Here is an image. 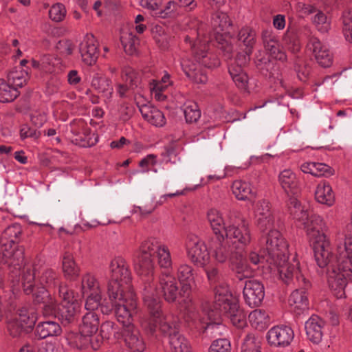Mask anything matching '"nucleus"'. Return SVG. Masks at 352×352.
<instances>
[{
  "label": "nucleus",
  "instance_id": "obj_25",
  "mask_svg": "<svg viewBox=\"0 0 352 352\" xmlns=\"http://www.w3.org/2000/svg\"><path fill=\"white\" fill-rule=\"evenodd\" d=\"M80 52L82 61L87 65H91L96 62L98 57V44L92 34H87L80 43Z\"/></svg>",
  "mask_w": 352,
  "mask_h": 352
},
{
  "label": "nucleus",
  "instance_id": "obj_51",
  "mask_svg": "<svg viewBox=\"0 0 352 352\" xmlns=\"http://www.w3.org/2000/svg\"><path fill=\"white\" fill-rule=\"evenodd\" d=\"M184 113L187 122H196L201 117V111L194 101H187L184 105Z\"/></svg>",
  "mask_w": 352,
  "mask_h": 352
},
{
  "label": "nucleus",
  "instance_id": "obj_49",
  "mask_svg": "<svg viewBox=\"0 0 352 352\" xmlns=\"http://www.w3.org/2000/svg\"><path fill=\"white\" fill-rule=\"evenodd\" d=\"M155 256L161 268L168 269L171 267L173 264L171 254L168 247L166 244L162 243Z\"/></svg>",
  "mask_w": 352,
  "mask_h": 352
},
{
  "label": "nucleus",
  "instance_id": "obj_26",
  "mask_svg": "<svg viewBox=\"0 0 352 352\" xmlns=\"http://www.w3.org/2000/svg\"><path fill=\"white\" fill-rule=\"evenodd\" d=\"M278 183L288 196H294L300 192L299 180L290 169H285L279 173Z\"/></svg>",
  "mask_w": 352,
  "mask_h": 352
},
{
  "label": "nucleus",
  "instance_id": "obj_43",
  "mask_svg": "<svg viewBox=\"0 0 352 352\" xmlns=\"http://www.w3.org/2000/svg\"><path fill=\"white\" fill-rule=\"evenodd\" d=\"M232 191L239 200L251 199L254 197L251 185L241 180H236L232 183Z\"/></svg>",
  "mask_w": 352,
  "mask_h": 352
},
{
  "label": "nucleus",
  "instance_id": "obj_16",
  "mask_svg": "<svg viewBox=\"0 0 352 352\" xmlns=\"http://www.w3.org/2000/svg\"><path fill=\"white\" fill-rule=\"evenodd\" d=\"M212 256L218 263H224L234 256L231 243L223 235L214 236L209 242Z\"/></svg>",
  "mask_w": 352,
  "mask_h": 352
},
{
  "label": "nucleus",
  "instance_id": "obj_33",
  "mask_svg": "<svg viewBox=\"0 0 352 352\" xmlns=\"http://www.w3.org/2000/svg\"><path fill=\"white\" fill-rule=\"evenodd\" d=\"M316 200L327 206H331L335 202V195L331 185L326 181L320 182L315 191Z\"/></svg>",
  "mask_w": 352,
  "mask_h": 352
},
{
  "label": "nucleus",
  "instance_id": "obj_20",
  "mask_svg": "<svg viewBox=\"0 0 352 352\" xmlns=\"http://www.w3.org/2000/svg\"><path fill=\"white\" fill-rule=\"evenodd\" d=\"M122 337L126 346L133 352H144L146 344L139 329L134 324H129L122 330Z\"/></svg>",
  "mask_w": 352,
  "mask_h": 352
},
{
  "label": "nucleus",
  "instance_id": "obj_36",
  "mask_svg": "<svg viewBox=\"0 0 352 352\" xmlns=\"http://www.w3.org/2000/svg\"><path fill=\"white\" fill-rule=\"evenodd\" d=\"M182 67L186 76L194 82L204 84L207 82L206 75L201 72L196 64L191 63L189 60H183Z\"/></svg>",
  "mask_w": 352,
  "mask_h": 352
},
{
  "label": "nucleus",
  "instance_id": "obj_54",
  "mask_svg": "<svg viewBox=\"0 0 352 352\" xmlns=\"http://www.w3.org/2000/svg\"><path fill=\"white\" fill-rule=\"evenodd\" d=\"M214 316V311L208 314L209 322H206V325L204 327L207 333L214 335V336H220L222 334L223 330L225 327L221 323V320L219 317L212 320V316Z\"/></svg>",
  "mask_w": 352,
  "mask_h": 352
},
{
  "label": "nucleus",
  "instance_id": "obj_42",
  "mask_svg": "<svg viewBox=\"0 0 352 352\" xmlns=\"http://www.w3.org/2000/svg\"><path fill=\"white\" fill-rule=\"evenodd\" d=\"M290 214L294 219L301 223L303 226L310 217L307 210L301 206L300 201L295 197H291L289 203Z\"/></svg>",
  "mask_w": 352,
  "mask_h": 352
},
{
  "label": "nucleus",
  "instance_id": "obj_23",
  "mask_svg": "<svg viewBox=\"0 0 352 352\" xmlns=\"http://www.w3.org/2000/svg\"><path fill=\"white\" fill-rule=\"evenodd\" d=\"M33 301L36 304H43L44 316H52L56 312V300L52 296L49 290L44 287L34 289L33 288Z\"/></svg>",
  "mask_w": 352,
  "mask_h": 352
},
{
  "label": "nucleus",
  "instance_id": "obj_6",
  "mask_svg": "<svg viewBox=\"0 0 352 352\" xmlns=\"http://www.w3.org/2000/svg\"><path fill=\"white\" fill-rule=\"evenodd\" d=\"M111 278L107 285L109 299L118 298V292L134 291L129 265L122 256L115 257L109 265Z\"/></svg>",
  "mask_w": 352,
  "mask_h": 352
},
{
  "label": "nucleus",
  "instance_id": "obj_52",
  "mask_svg": "<svg viewBox=\"0 0 352 352\" xmlns=\"http://www.w3.org/2000/svg\"><path fill=\"white\" fill-rule=\"evenodd\" d=\"M91 86L100 93H109L111 94L113 88L111 80L96 74L91 80Z\"/></svg>",
  "mask_w": 352,
  "mask_h": 352
},
{
  "label": "nucleus",
  "instance_id": "obj_56",
  "mask_svg": "<svg viewBox=\"0 0 352 352\" xmlns=\"http://www.w3.org/2000/svg\"><path fill=\"white\" fill-rule=\"evenodd\" d=\"M122 80L127 84L129 88L133 89L140 83V78L137 72L131 67H124L122 72Z\"/></svg>",
  "mask_w": 352,
  "mask_h": 352
},
{
  "label": "nucleus",
  "instance_id": "obj_46",
  "mask_svg": "<svg viewBox=\"0 0 352 352\" xmlns=\"http://www.w3.org/2000/svg\"><path fill=\"white\" fill-rule=\"evenodd\" d=\"M238 40L245 46V49L253 50L256 43V32L249 26L243 27L238 33Z\"/></svg>",
  "mask_w": 352,
  "mask_h": 352
},
{
  "label": "nucleus",
  "instance_id": "obj_5",
  "mask_svg": "<svg viewBox=\"0 0 352 352\" xmlns=\"http://www.w3.org/2000/svg\"><path fill=\"white\" fill-rule=\"evenodd\" d=\"M212 41V35H206L202 27L192 31L184 37V41L189 45L195 60L211 69L220 65V60L217 56L208 52L209 43Z\"/></svg>",
  "mask_w": 352,
  "mask_h": 352
},
{
  "label": "nucleus",
  "instance_id": "obj_48",
  "mask_svg": "<svg viewBox=\"0 0 352 352\" xmlns=\"http://www.w3.org/2000/svg\"><path fill=\"white\" fill-rule=\"evenodd\" d=\"M63 270L65 276L74 278L78 276L79 269L76 265L72 254L66 252L63 258Z\"/></svg>",
  "mask_w": 352,
  "mask_h": 352
},
{
  "label": "nucleus",
  "instance_id": "obj_27",
  "mask_svg": "<svg viewBox=\"0 0 352 352\" xmlns=\"http://www.w3.org/2000/svg\"><path fill=\"white\" fill-rule=\"evenodd\" d=\"M325 322L318 316L312 315L305 322V331L308 339L314 344L321 342Z\"/></svg>",
  "mask_w": 352,
  "mask_h": 352
},
{
  "label": "nucleus",
  "instance_id": "obj_24",
  "mask_svg": "<svg viewBox=\"0 0 352 352\" xmlns=\"http://www.w3.org/2000/svg\"><path fill=\"white\" fill-rule=\"evenodd\" d=\"M159 284L165 300L174 302L178 296V286L175 276L170 273L163 272L160 276Z\"/></svg>",
  "mask_w": 352,
  "mask_h": 352
},
{
  "label": "nucleus",
  "instance_id": "obj_9",
  "mask_svg": "<svg viewBox=\"0 0 352 352\" xmlns=\"http://www.w3.org/2000/svg\"><path fill=\"white\" fill-rule=\"evenodd\" d=\"M332 256L330 262L326 266L327 270V282L329 287L333 291L337 298L344 296V289L346 286L349 279H352V269L349 265L336 261V263H332Z\"/></svg>",
  "mask_w": 352,
  "mask_h": 352
},
{
  "label": "nucleus",
  "instance_id": "obj_17",
  "mask_svg": "<svg viewBox=\"0 0 352 352\" xmlns=\"http://www.w3.org/2000/svg\"><path fill=\"white\" fill-rule=\"evenodd\" d=\"M294 337L292 329L286 325H277L267 333V340L271 346L285 347L290 344Z\"/></svg>",
  "mask_w": 352,
  "mask_h": 352
},
{
  "label": "nucleus",
  "instance_id": "obj_63",
  "mask_svg": "<svg viewBox=\"0 0 352 352\" xmlns=\"http://www.w3.org/2000/svg\"><path fill=\"white\" fill-rule=\"evenodd\" d=\"M242 352H259L258 342L253 334H248L241 346Z\"/></svg>",
  "mask_w": 352,
  "mask_h": 352
},
{
  "label": "nucleus",
  "instance_id": "obj_34",
  "mask_svg": "<svg viewBox=\"0 0 352 352\" xmlns=\"http://www.w3.org/2000/svg\"><path fill=\"white\" fill-rule=\"evenodd\" d=\"M35 331L36 336L40 339L58 336L62 333V329L59 324L53 321H45L39 323Z\"/></svg>",
  "mask_w": 352,
  "mask_h": 352
},
{
  "label": "nucleus",
  "instance_id": "obj_38",
  "mask_svg": "<svg viewBox=\"0 0 352 352\" xmlns=\"http://www.w3.org/2000/svg\"><path fill=\"white\" fill-rule=\"evenodd\" d=\"M229 310H226L224 314L230 318L231 322L237 328H243L247 324L246 314L240 308L239 302L234 303Z\"/></svg>",
  "mask_w": 352,
  "mask_h": 352
},
{
  "label": "nucleus",
  "instance_id": "obj_10",
  "mask_svg": "<svg viewBox=\"0 0 352 352\" xmlns=\"http://www.w3.org/2000/svg\"><path fill=\"white\" fill-rule=\"evenodd\" d=\"M268 263L274 265L277 267L279 277L285 284H291L294 282L295 278L299 286H310L309 282L301 274L299 269V262L295 258L289 261L287 254L285 256H280L275 258L274 261H270Z\"/></svg>",
  "mask_w": 352,
  "mask_h": 352
},
{
  "label": "nucleus",
  "instance_id": "obj_18",
  "mask_svg": "<svg viewBox=\"0 0 352 352\" xmlns=\"http://www.w3.org/2000/svg\"><path fill=\"white\" fill-rule=\"evenodd\" d=\"M307 50L312 52L317 63L322 67H329L333 63V54L329 47L315 36L309 38Z\"/></svg>",
  "mask_w": 352,
  "mask_h": 352
},
{
  "label": "nucleus",
  "instance_id": "obj_35",
  "mask_svg": "<svg viewBox=\"0 0 352 352\" xmlns=\"http://www.w3.org/2000/svg\"><path fill=\"white\" fill-rule=\"evenodd\" d=\"M230 267L236 274L239 280H243L252 274V270L247 261L242 258L241 254H236L230 261Z\"/></svg>",
  "mask_w": 352,
  "mask_h": 352
},
{
  "label": "nucleus",
  "instance_id": "obj_3",
  "mask_svg": "<svg viewBox=\"0 0 352 352\" xmlns=\"http://www.w3.org/2000/svg\"><path fill=\"white\" fill-rule=\"evenodd\" d=\"M304 229L318 266L324 268L333 256L329 239L324 233L327 230L326 223L320 215L312 214L304 225Z\"/></svg>",
  "mask_w": 352,
  "mask_h": 352
},
{
  "label": "nucleus",
  "instance_id": "obj_40",
  "mask_svg": "<svg viewBox=\"0 0 352 352\" xmlns=\"http://www.w3.org/2000/svg\"><path fill=\"white\" fill-rule=\"evenodd\" d=\"M228 72L236 87L242 91H247L248 77L243 69L239 65L230 64Z\"/></svg>",
  "mask_w": 352,
  "mask_h": 352
},
{
  "label": "nucleus",
  "instance_id": "obj_62",
  "mask_svg": "<svg viewBox=\"0 0 352 352\" xmlns=\"http://www.w3.org/2000/svg\"><path fill=\"white\" fill-rule=\"evenodd\" d=\"M270 203L266 200L258 201L254 208V215L256 219L272 215Z\"/></svg>",
  "mask_w": 352,
  "mask_h": 352
},
{
  "label": "nucleus",
  "instance_id": "obj_32",
  "mask_svg": "<svg viewBox=\"0 0 352 352\" xmlns=\"http://www.w3.org/2000/svg\"><path fill=\"white\" fill-rule=\"evenodd\" d=\"M39 284L47 289L55 288L58 286V290L60 286H67L63 285L60 280V274L53 269L43 268L38 276Z\"/></svg>",
  "mask_w": 352,
  "mask_h": 352
},
{
  "label": "nucleus",
  "instance_id": "obj_53",
  "mask_svg": "<svg viewBox=\"0 0 352 352\" xmlns=\"http://www.w3.org/2000/svg\"><path fill=\"white\" fill-rule=\"evenodd\" d=\"M342 32L347 41L352 43V8L346 9L342 14Z\"/></svg>",
  "mask_w": 352,
  "mask_h": 352
},
{
  "label": "nucleus",
  "instance_id": "obj_64",
  "mask_svg": "<svg viewBox=\"0 0 352 352\" xmlns=\"http://www.w3.org/2000/svg\"><path fill=\"white\" fill-rule=\"evenodd\" d=\"M208 352H231V345L227 339L214 340L209 348Z\"/></svg>",
  "mask_w": 352,
  "mask_h": 352
},
{
  "label": "nucleus",
  "instance_id": "obj_2",
  "mask_svg": "<svg viewBox=\"0 0 352 352\" xmlns=\"http://www.w3.org/2000/svg\"><path fill=\"white\" fill-rule=\"evenodd\" d=\"M162 243L158 239L150 237L141 243L136 252L134 268L140 278L144 304L160 298L153 283L155 264L153 256Z\"/></svg>",
  "mask_w": 352,
  "mask_h": 352
},
{
  "label": "nucleus",
  "instance_id": "obj_4",
  "mask_svg": "<svg viewBox=\"0 0 352 352\" xmlns=\"http://www.w3.org/2000/svg\"><path fill=\"white\" fill-rule=\"evenodd\" d=\"M22 233L19 224L7 227L0 235V262L13 267L16 276L24 266V249L16 243Z\"/></svg>",
  "mask_w": 352,
  "mask_h": 352
},
{
  "label": "nucleus",
  "instance_id": "obj_60",
  "mask_svg": "<svg viewBox=\"0 0 352 352\" xmlns=\"http://www.w3.org/2000/svg\"><path fill=\"white\" fill-rule=\"evenodd\" d=\"M102 292H96L91 294H87L88 296L86 298L85 301V309L90 311H94L97 310L98 308L101 306V300H102Z\"/></svg>",
  "mask_w": 352,
  "mask_h": 352
},
{
  "label": "nucleus",
  "instance_id": "obj_44",
  "mask_svg": "<svg viewBox=\"0 0 352 352\" xmlns=\"http://www.w3.org/2000/svg\"><path fill=\"white\" fill-rule=\"evenodd\" d=\"M100 292L99 281L93 274L87 272L82 276L81 292L83 295Z\"/></svg>",
  "mask_w": 352,
  "mask_h": 352
},
{
  "label": "nucleus",
  "instance_id": "obj_41",
  "mask_svg": "<svg viewBox=\"0 0 352 352\" xmlns=\"http://www.w3.org/2000/svg\"><path fill=\"white\" fill-rule=\"evenodd\" d=\"M20 323L29 331L34 326L37 316L33 308L31 307H21L17 311V314L14 316Z\"/></svg>",
  "mask_w": 352,
  "mask_h": 352
},
{
  "label": "nucleus",
  "instance_id": "obj_58",
  "mask_svg": "<svg viewBox=\"0 0 352 352\" xmlns=\"http://www.w3.org/2000/svg\"><path fill=\"white\" fill-rule=\"evenodd\" d=\"M7 329L10 335L14 338L19 337L23 333L28 332L15 317L8 320Z\"/></svg>",
  "mask_w": 352,
  "mask_h": 352
},
{
  "label": "nucleus",
  "instance_id": "obj_7",
  "mask_svg": "<svg viewBox=\"0 0 352 352\" xmlns=\"http://www.w3.org/2000/svg\"><path fill=\"white\" fill-rule=\"evenodd\" d=\"M111 308L101 307L102 313L108 314L114 307L116 316L123 329L132 324V318L137 314V298L134 291L118 292V298L110 299Z\"/></svg>",
  "mask_w": 352,
  "mask_h": 352
},
{
  "label": "nucleus",
  "instance_id": "obj_57",
  "mask_svg": "<svg viewBox=\"0 0 352 352\" xmlns=\"http://www.w3.org/2000/svg\"><path fill=\"white\" fill-rule=\"evenodd\" d=\"M35 271L36 269L34 267H27L23 272L22 282L23 289L27 294H30L33 291V283L36 276Z\"/></svg>",
  "mask_w": 352,
  "mask_h": 352
},
{
  "label": "nucleus",
  "instance_id": "obj_14",
  "mask_svg": "<svg viewBox=\"0 0 352 352\" xmlns=\"http://www.w3.org/2000/svg\"><path fill=\"white\" fill-rule=\"evenodd\" d=\"M187 256L194 265L204 267L209 263L210 256L204 241L194 234H189L186 241Z\"/></svg>",
  "mask_w": 352,
  "mask_h": 352
},
{
  "label": "nucleus",
  "instance_id": "obj_29",
  "mask_svg": "<svg viewBox=\"0 0 352 352\" xmlns=\"http://www.w3.org/2000/svg\"><path fill=\"white\" fill-rule=\"evenodd\" d=\"M139 110L144 120L151 124L161 127L166 124L164 113L157 108L147 104L139 107Z\"/></svg>",
  "mask_w": 352,
  "mask_h": 352
},
{
  "label": "nucleus",
  "instance_id": "obj_47",
  "mask_svg": "<svg viewBox=\"0 0 352 352\" xmlns=\"http://www.w3.org/2000/svg\"><path fill=\"white\" fill-rule=\"evenodd\" d=\"M19 95L16 88L10 85L3 79H0V102H12Z\"/></svg>",
  "mask_w": 352,
  "mask_h": 352
},
{
  "label": "nucleus",
  "instance_id": "obj_59",
  "mask_svg": "<svg viewBox=\"0 0 352 352\" xmlns=\"http://www.w3.org/2000/svg\"><path fill=\"white\" fill-rule=\"evenodd\" d=\"M256 225L263 234H265L271 230H276L274 229V215L264 217L256 219Z\"/></svg>",
  "mask_w": 352,
  "mask_h": 352
},
{
  "label": "nucleus",
  "instance_id": "obj_21",
  "mask_svg": "<svg viewBox=\"0 0 352 352\" xmlns=\"http://www.w3.org/2000/svg\"><path fill=\"white\" fill-rule=\"evenodd\" d=\"M261 38L265 50L272 58L281 61L287 60V56L280 47L278 38L272 30H264Z\"/></svg>",
  "mask_w": 352,
  "mask_h": 352
},
{
  "label": "nucleus",
  "instance_id": "obj_19",
  "mask_svg": "<svg viewBox=\"0 0 352 352\" xmlns=\"http://www.w3.org/2000/svg\"><path fill=\"white\" fill-rule=\"evenodd\" d=\"M100 325L99 316L95 311L87 312L82 318L80 324L79 346H83L87 343V338L95 334Z\"/></svg>",
  "mask_w": 352,
  "mask_h": 352
},
{
  "label": "nucleus",
  "instance_id": "obj_8",
  "mask_svg": "<svg viewBox=\"0 0 352 352\" xmlns=\"http://www.w3.org/2000/svg\"><path fill=\"white\" fill-rule=\"evenodd\" d=\"M228 228L223 233L227 240L234 239L243 246H246L251 241L249 223L245 218L236 210H230L228 214Z\"/></svg>",
  "mask_w": 352,
  "mask_h": 352
},
{
  "label": "nucleus",
  "instance_id": "obj_15",
  "mask_svg": "<svg viewBox=\"0 0 352 352\" xmlns=\"http://www.w3.org/2000/svg\"><path fill=\"white\" fill-rule=\"evenodd\" d=\"M245 302L250 307H256L261 305L265 297L263 284L257 280L251 279L245 282L243 290Z\"/></svg>",
  "mask_w": 352,
  "mask_h": 352
},
{
  "label": "nucleus",
  "instance_id": "obj_50",
  "mask_svg": "<svg viewBox=\"0 0 352 352\" xmlns=\"http://www.w3.org/2000/svg\"><path fill=\"white\" fill-rule=\"evenodd\" d=\"M120 41L126 54L133 55L136 52L139 41L138 38L132 33H123L120 36Z\"/></svg>",
  "mask_w": 352,
  "mask_h": 352
},
{
  "label": "nucleus",
  "instance_id": "obj_37",
  "mask_svg": "<svg viewBox=\"0 0 352 352\" xmlns=\"http://www.w3.org/2000/svg\"><path fill=\"white\" fill-rule=\"evenodd\" d=\"M7 79L8 83L17 89L26 85L29 79V75L28 72L22 67H14L8 72Z\"/></svg>",
  "mask_w": 352,
  "mask_h": 352
},
{
  "label": "nucleus",
  "instance_id": "obj_30",
  "mask_svg": "<svg viewBox=\"0 0 352 352\" xmlns=\"http://www.w3.org/2000/svg\"><path fill=\"white\" fill-rule=\"evenodd\" d=\"M303 289L294 290L289 296V305L296 314H300L309 307V301L305 292V289L309 287L303 286Z\"/></svg>",
  "mask_w": 352,
  "mask_h": 352
},
{
  "label": "nucleus",
  "instance_id": "obj_11",
  "mask_svg": "<svg viewBox=\"0 0 352 352\" xmlns=\"http://www.w3.org/2000/svg\"><path fill=\"white\" fill-rule=\"evenodd\" d=\"M212 25L215 31L214 38L217 47L223 52L227 58H231L233 46L226 33L227 29L232 25L228 15L223 12L217 11L212 15Z\"/></svg>",
  "mask_w": 352,
  "mask_h": 352
},
{
  "label": "nucleus",
  "instance_id": "obj_55",
  "mask_svg": "<svg viewBox=\"0 0 352 352\" xmlns=\"http://www.w3.org/2000/svg\"><path fill=\"white\" fill-rule=\"evenodd\" d=\"M312 17V23L316 29L321 32H327L331 28V21L327 15L320 10H317Z\"/></svg>",
  "mask_w": 352,
  "mask_h": 352
},
{
  "label": "nucleus",
  "instance_id": "obj_13",
  "mask_svg": "<svg viewBox=\"0 0 352 352\" xmlns=\"http://www.w3.org/2000/svg\"><path fill=\"white\" fill-rule=\"evenodd\" d=\"M260 243L263 252L267 254V262L274 261L275 258L285 256L287 254V244L278 230H271L263 234Z\"/></svg>",
  "mask_w": 352,
  "mask_h": 352
},
{
  "label": "nucleus",
  "instance_id": "obj_61",
  "mask_svg": "<svg viewBox=\"0 0 352 352\" xmlns=\"http://www.w3.org/2000/svg\"><path fill=\"white\" fill-rule=\"evenodd\" d=\"M184 318L189 324H195L197 322H204L197 309L192 304L188 306L185 309Z\"/></svg>",
  "mask_w": 352,
  "mask_h": 352
},
{
  "label": "nucleus",
  "instance_id": "obj_31",
  "mask_svg": "<svg viewBox=\"0 0 352 352\" xmlns=\"http://www.w3.org/2000/svg\"><path fill=\"white\" fill-rule=\"evenodd\" d=\"M177 276L182 284V292L188 296L192 290V284L195 281L192 267L186 263L180 264L177 267Z\"/></svg>",
  "mask_w": 352,
  "mask_h": 352
},
{
  "label": "nucleus",
  "instance_id": "obj_39",
  "mask_svg": "<svg viewBox=\"0 0 352 352\" xmlns=\"http://www.w3.org/2000/svg\"><path fill=\"white\" fill-rule=\"evenodd\" d=\"M248 318L251 325L259 331L265 329L270 323L268 314L263 309H257L252 311L249 314Z\"/></svg>",
  "mask_w": 352,
  "mask_h": 352
},
{
  "label": "nucleus",
  "instance_id": "obj_1",
  "mask_svg": "<svg viewBox=\"0 0 352 352\" xmlns=\"http://www.w3.org/2000/svg\"><path fill=\"white\" fill-rule=\"evenodd\" d=\"M162 303L160 298L144 303L150 316L140 317L139 322L142 328L151 335H153L158 328L163 334L168 336L169 344L174 352H191L189 342L179 333L178 324L173 320L172 316L164 314Z\"/></svg>",
  "mask_w": 352,
  "mask_h": 352
},
{
  "label": "nucleus",
  "instance_id": "obj_45",
  "mask_svg": "<svg viewBox=\"0 0 352 352\" xmlns=\"http://www.w3.org/2000/svg\"><path fill=\"white\" fill-rule=\"evenodd\" d=\"M338 250L340 256L337 261L349 265L352 269V231L347 232V236L345 239L344 246L339 245Z\"/></svg>",
  "mask_w": 352,
  "mask_h": 352
},
{
  "label": "nucleus",
  "instance_id": "obj_12",
  "mask_svg": "<svg viewBox=\"0 0 352 352\" xmlns=\"http://www.w3.org/2000/svg\"><path fill=\"white\" fill-rule=\"evenodd\" d=\"M58 296L61 299L60 305L56 307L55 315L65 324L73 322L80 309V303L74 299V292L67 286H60Z\"/></svg>",
  "mask_w": 352,
  "mask_h": 352
},
{
  "label": "nucleus",
  "instance_id": "obj_28",
  "mask_svg": "<svg viewBox=\"0 0 352 352\" xmlns=\"http://www.w3.org/2000/svg\"><path fill=\"white\" fill-rule=\"evenodd\" d=\"M206 217L214 236L223 235L228 221H226L222 212L216 208H210L208 210Z\"/></svg>",
  "mask_w": 352,
  "mask_h": 352
},
{
  "label": "nucleus",
  "instance_id": "obj_22",
  "mask_svg": "<svg viewBox=\"0 0 352 352\" xmlns=\"http://www.w3.org/2000/svg\"><path fill=\"white\" fill-rule=\"evenodd\" d=\"M238 300L233 297L227 285L219 284L214 287V304L216 309L221 312L230 309Z\"/></svg>",
  "mask_w": 352,
  "mask_h": 352
}]
</instances>
